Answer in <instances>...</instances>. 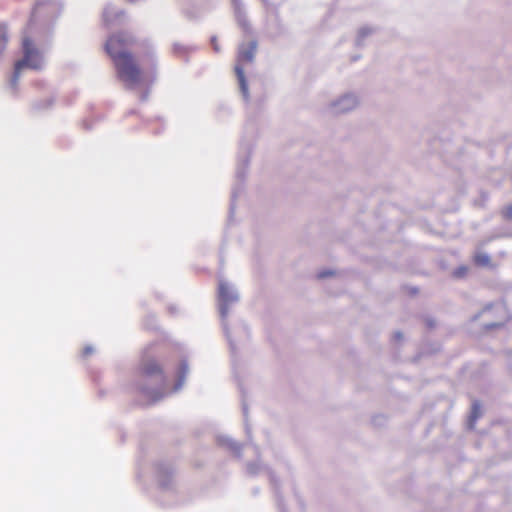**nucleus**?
Wrapping results in <instances>:
<instances>
[{
    "label": "nucleus",
    "mask_w": 512,
    "mask_h": 512,
    "mask_svg": "<svg viewBox=\"0 0 512 512\" xmlns=\"http://www.w3.org/2000/svg\"><path fill=\"white\" fill-rule=\"evenodd\" d=\"M473 263L478 267H492L491 258L485 253H476L473 256Z\"/></svg>",
    "instance_id": "6"
},
{
    "label": "nucleus",
    "mask_w": 512,
    "mask_h": 512,
    "mask_svg": "<svg viewBox=\"0 0 512 512\" xmlns=\"http://www.w3.org/2000/svg\"><path fill=\"white\" fill-rule=\"evenodd\" d=\"M481 416V405L479 402H474L472 405L471 419L475 422Z\"/></svg>",
    "instance_id": "9"
},
{
    "label": "nucleus",
    "mask_w": 512,
    "mask_h": 512,
    "mask_svg": "<svg viewBox=\"0 0 512 512\" xmlns=\"http://www.w3.org/2000/svg\"><path fill=\"white\" fill-rule=\"evenodd\" d=\"M166 382V374L159 358L151 352L145 351L137 368V390L147 396L157 398Z\"/></svg>",
    "instance_id": "2"
},
{
    "label": "nucleus",
    "mask_w": 512,
    "mask_h": 512,
    "mask_svg": "<svg viewBox=\"0 0 512 512\" xmlns=\"http://www.w3.org/2000/svg\"><path fill=\"white\" fill-rule=\"evenodd\" d=\"M501 215L505 220L512 221V204L507 205L501 210Z\"/></svg>",
    "instance_id": "11"
},
{
    "label": "nucleus",
    "mask_w": 512,
    "mask_h": 512,
    "mask_svg": "<svg viewBox=\"0 0 512 512\" xmlns=\"http://www.w3.org/2000/svg\"><path fill=\"white\" fill-rule=\"evenodd\" d=\"M118 13H114L111 9L106 8L103 12V21L105 25H109L112 21L113 16H116Z\"/></svg>",
    "instance_id": "10"
},
{
    "label": "nucleus",
    "mask_w": 512,
    "mask_h": 512,
    "mask_svg": "<svg viewBox=\"0 0 512 512\" xmlns=\"http://www.w3.org/2000/svg\"><path fill=\"white\" fill-rule=\"evenodd\" d=\"M135 39L124 32L111 35L105 43V51L111 58L118 79L128 89H134L147 82L146 75L136 56L129 51Z\"/></svg>",
    "instance_id": "1"
},
{
    "label": "nucleus",
    "mask_w": 512,
    "mask_h": 512,
    "mask_svg": "<svg viewBox=\"0 0 512 512\" xmlns=\"http://www.w3.org/2000/svg\"><path fill=\"white\" fill-rule=\"evenodd\" d=\"M235 300V297L231 294L228 286L221 284L219 286V301L221 303V314L225 316L227 314V306Z\"/></svg>",
    "instance_id": "5"
},
{
    "label": "nucleus",
    "mask_w": 512,
    "mask_h": 512,
    "mask_svg": "<svg viewBox=\"0 0 512 512\" xmlns=\"http://www.w3.org/2000/svg\"><path fill=\"white\" fill-rule=\"evenodd\" d=\"M467 272H468L467 266H460L454 270L453 275L456 278H462V277L466 276Z\"/></svg>",
    "instance_id": "13"
},
{
    "label": "nucleus",
    "mask_w": 512,
    "mask_h": 512,
    "mask_svg": "<svg viewBox=\"0 0 512 512\" xmlns=\"http://www.w3.org/2000/svg\"><path fill=\"white\" fill-rule=\"evenodd\" d=\"M188 367L185 362H182L179 366V385H181L182 381L184 380L185 375L187 374Z\"/></svg>",
    "instance_id": "12"
},
{
    "label": "nucleus",
    "mask_w": 512,
    "mask_h": 512,
    "mask_svg": "<svg viewBox=\"0 0 512 512\" xmlns=\"http://www.w3.org/2000/svg\"><path fill=\"white\" fill-rule=\"evenodd\" d=\"M235 71H236V74L238 76L239 82L241 84V88H242L243 92L246 94L247 93V86H246V82H245L243 68L240 65H237L236 68H235Z\"/></svg>",
    "instance_id": "8"
},
{
    "label": "nucleus",
    "mask_w": 512,
    "mask_h": 512,
    "mask_svg": "<svg viewBox=\"0 0 512 512\" xmlns=\"http://www.w3.org/2000/svg\"><path fill=\"white\" fill-rule=\"evenodd\" d=\"M212 42H213V45H214V49H215L216 51H218V50H219V48H218V46H217V43H215V39H213V40H212Z\"/></svg>",
    "instance_id": "14"
},
{
    "label": "nucleus",
    "mask_w": 512,
    "mask_h": 512,
    "mask_svg": "<svg viewBox=\"0 0 512 512\" xmlns=\"http://www.w3.org/2000/svg\"><path fill=\"white\" fill-rule=\"evenodd\" d=\"M90 352H91V350L89 348H87L86 351H85L86 354H88Z\"/></svg>",
    "instance_id": "15"
},
{
    "label": "nucleus",
    "mask_w": 512,
    "mask_h": 512,
    "mask_svg": "<svg viewBox=\"0 0 512 512\" xmlns=\"http://www.w3.org/2000/svg\"><path fill=\"white\" fill-rule=\"evenodd\" d=\"M8 43L7 27L5 24L0 23V56L6 49Z\"/></svg>",
    "instance_id": "7"
},
{
    "label": "nucleus",
    "mask_w": 512,
    "mask_h": 512,
    "mask_svg": "<svg viewBox=\"0 0 512 512\" xmlns=\"http://www.w3.org/2000/svg\"><path fill=\"white\" fill-rule=\"evenodd\" d=\"M23 57L14 64V71L10 79L11 87L16 90L21 73L25 69L40 70L43 67V57L35 46L33 40L24 36L22 39Z\"/></svg>",
    "instance_id": "3"
},
{
    "label": "nucleus",
    "mask_w": 512,
    "mask_h": 512,
    "mask_svg": "<svg viewBox=\"0 0 512 512\" xmlns=\"http://www.w3.org/2000/svg\"><path fill=\"white\" fill-rule=\"evenodd\" d=\"M256 48H257V43L255 41H251L247 44L241 45L239 48V51H238V62L239 63L251 62L254 58Z\"/></svg>",
    "instance_id": "4"
}]
</instances>
